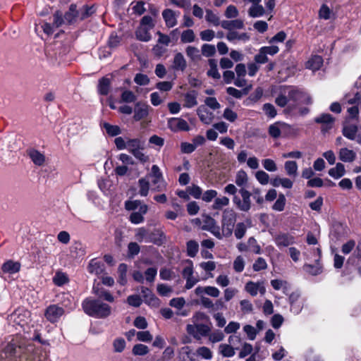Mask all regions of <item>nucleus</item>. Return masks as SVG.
Returning <instances> with one entry per match:
<instances>
[{"instance_id": "20e7f679", "label": "nucleus", "mask_w": 361, "mask_h": 361, "mask_svg": "<svg viewBox=\"0 0 361 361\" xmlns=\"http://www.w3.org/2000/svg\"><path fill=\"white\" fill-rule=\"evenodd\" d=\"M155 21L150 16H144L140 21L139 26L135 30L136 38L142 42H149L152 39L150 31L154 27Z\"/></svg>"}, {"instance_id": "39448f33", "label": "nucleus", "mask_w": 361, "mask_h": 361, "mask_svg": "<svg viewBox=\"0 0 361 361\" xmlns=\"http://www.w3.org/2000/svg\"><path fill=\"white\" fill-rule=\"evenodd\" d=\"M283 93L288 95L289 102L292 101L295 105L311 104L312 98L309 94L302 90L293 86H287L283 88Z\"/></svg>"}, {"instance_id": "f3484780", "label": "nucleus", "mask_w": 361, "mask_h": 361, "mask_svg": "<svg viewBox=\"0 0 361 361\" xmlns=\"http://www.w3.org/2000/svg\"><path fill=\"white\" fill-rule=\"evenodd\" d=\"M198 93L195 90L188 91L184 94V104L183 107L191 109L197 104Z\"/></svg>"}, {"instance_id": "13d9d810", "label": "nucleus", "mask_w": 361, "mask_h": 361, "mask_svg": "<svg viewBox=\"0 0 361 361\" xmlns=\"http://www.w3.org/2000/svg\"><path fill=\"white\" fill-rule=\"evenodd\" d=\"M113 348L114 351L116 353H121L124 350L126 343L124 338H116L113 341Z\"/></svg>"}, {"instance_id": "473e14b6", "label": "nucleus", "mask_w": 361, "mask_h": 361, "mask_svg": "<svg viewBox=\"0 0 361 361\" xmlns=\"http://www.w3.org/2000/svg\"><path fill=\"white\" fill-rule=\"evenodd\" d=\"M248 179L249 178L247 173L244 170L240 169L236 173L235 177V183L240 188H245L248 183Z\"/></svg>"}, {"instance_id": "864d4df0", "label": "nucleus", "mask_w": 361, "mask_h": 361, "mask_svg": "<svg viewBox=\"0 0 361 361\" xmlns=\"http://www.w3.org/2000/svg\"><path fill=\"white\" fill-rule=\"evenodd\" d=\"M128 266L126 264H121L118 268V272L119 274L118 283L124 286L127 283L126 274H127Z\"/></svg>"}, {"instance_id": "ddd939ff", "label": "nucleus", "mask_w": 361, "mask_h": 361, "mask_svg": "<svg viewBox=\"0 0 361 361\" xmlns=\"http://www.w3.org/2000/svg\"><path fill=\"white\" fill-rule=\"evenodd\" d=\"M245 290L252 296H256L258 293L261 295H264L266 292L263 281H248L245 286Z\"/></svg>"}, {"instance_id": "49530a36", "label": "nucleus", "mask_w": 361, "mask_h": 361, "mask_svg": "<svg viewBox=\"0 0 361 361\" xmlns=\"http://www.w3.org/2000/svg\"><path fill=\"white\" fill-rule=\"evenodd\" d=\"M181 274L184 279L193 276L194 266L192 261L190 259H187L185 261V267H183Z\"/></svg>"}, {"instance_id": "c03bdc74", "label": "nucleus", "mask_w": 361, "mask_h": 361, "mask_svg": "<svg viewBox=\"0 0 361 361\" xmlns=\"http://www.w3.org/2000/svg\"><path fill=\"white\" fill-rule=\"evenodd\" d=\"M230 200L228 197L226 196L216 197L214 204H212V209L214 210H220L223 207L228 206Z\"/></svg>"}, {"instance_id": "f03ea898", "label": "nucleus", "mask_w": 361, "mask_h": 361, "mask_svg": "<svg viewBox=\"0 0 361 361\" xmlns=\"http://www.w3.org/2000/svg\"><path fill=\"white\" fill-rule=\"evenodd\" d=\"M82 307L86 314L97 319H105L111 314V307L99 298H85Z\"/></svg>"}, {"instance_id": "c9c22d12", "label": "nucleus", "mask_w": 361, "mask_h": 361, "mask_svg": "<svg viewBox=\"0 0 361 361\" xmlns=\"http://www.w3.org/2000/svg\"><path fill=\"white\" fill-rule=\"evenodd\" d=\"M345 173V166L341 163H337L335 167L330 169L329 171V176L335 179L341 178Z\"/></svg>"}, {"instance_id": "412c9836", "label": "nucleus", "mask_w": 361, "mask_h": 361, "mask_svg": "<svg viewBox=\"0 0 361 361\" xmlns=\"http://www.w3.org/2000/svg\"><path fill=\"white\" fill-rule=\"evenodd\" d=\"M197 115L200 120L204 124H210L214 119V114L209 111L204 106H200L197 109Z\"/></svg>"}, {"instance_id": "ea45409f", "label": "nucleus", "mask_w": 361, "mask_h": 361, "mask_svg": "<svg viewBox=\"0 0 361 361\" xmlns=\"http://www.w3.org/2000/svg\"><path fill=\"white\" fill-rule=\"evenodd\" d=\"M199 251V244L197 241L190 240L186 243L187 255L190 257H195Z\"/></svg>"}, {"instance_id": "e2e57ef3", "label": "nucleus", "mask_w": 361, "mask_h": 361, "mask_svg": "<svg viewBox=\"0 0 361 361\" xmlns=\"http://www.w3.org/2000/svg\"><path fill=\"white\" fill-rule=\"evenodd\" d=\"M195 38V33L192 30L188 29L184 30L180 36V40L183 43H190L194 42Z\"/></svg>"}, {"instance_id": "cd10ccee", "label": "nucleus", "mask_w": 361, "mask_h": 361, "mask_svg": "<svg viewBox=\"0 0 361 361\" xmlns=\"http://www.w3.org/2000/svg\"><path fill=\"white\" fill-rule=\"evenodd\" d=\"M323 64L322 56L315 55L312 56L306 63V68L312 71H318Z\"/></svg>"}, {"instance_id": "bb28decb", "label": "nucleus", "mask_w": 361, "mask_h": 361, "mask_svg": "<svg viewBox=\"0 0 361 361\" xmlns=\"http://www.w3.org/2000/svg\"><path fill=\"white\" fill-rule=\"evenodd\" d=\"M226 39L231 42H235V41L247 42L250 39V36L246 32L240 33L233 30L228 32Z\"/></svg>"}, {"instance_id": "2f4dec72", "label": "nucleus", "mask_w": 361, "mask_h": 361, "mask_svg": "<svg viewBox=\"0 0 361 361\" xmlns=\"http://www.w3.org/2000/svg\"><path fill=\"white\" fill-rule=\"evenodd\" d=\"M250 17L255 18L263 16L266 11L262 4L251 5L247 11Z\"/></svg>"}, {"instance_id": "052dcab7", "label": "nucleus", "mask_w": 361, "mask_h": 361, "mask_svg": "<svg viewBox=\"0 0 361 361\" xmlns=\"http://www.w3.org/2000/svg\"><path fill=\"white\" fill-rule=\"evenodd\" d=\"M271 285L274 289L279 290L280 289L283 290V293H286L288 288V283L286 281L280 279H274L271 281Z\"/></svg>"}, {"instance_id": "a19ab883", "label": "nucleus", "mask_w": 361, "mask_h": 361, "mask_svg": "<svg viewBox=\"0 0 361 361\" xmlns=\"http://www.w3.org/2000/svg\"><path fill=\"white\" fill-rule=\"evenodd\" d=\"M52 280L53 283L57 286H62L69 281L68 275L66 273L59 271L56 272Z\"/></svg>"}, {"instance_id": "f8f14e48", "label": "nucleus", "mask_w": 361, "mask_h": 361, "mask_svg": "<svg viewBox=\"0 0 361 361\" xmlns=\"http://www.w3.org/2000/svg\"><path fill=\"white\" fill-rule=\"evenodd\" d=\"M274 241L279 248L288 247L295 243V237L288 233H279L274 235Z\"/></svg>"}, {"instance_id": "a878e982", "label": "nucleus", "mask_w": 361, "mask_h": 361, "mask_svg": "<svg viewBox=\"0 0 361 361\" xmlns=\"http://www.w3.org/2000/svg\"><path fill=\"white\" fill-rule=\"evenodd\" d=\"M357 126L355 124H346L343 128V135L350 140H355L357 137Z\"/></svg>"}, {"instance_id": "603ef678", "label": "nucleus", "mask_w": 361, "mask_h": 361, "mask_svg": "<svg viewBox=\"0 0 361 361\" xmlns=\"http://www.w3.org/2000/svg\"><path fill=\"white\" fill-rule=\"evenodd\" d=\"M133 13L137 15H142L146 11L145 8V3L141 1H133L130 4Z\"/></svg>"}, {"instance_id": "0e129e2a", "label": "nucleus", "mask_w": 361, "mask_h": 361, "mask_svg": "<svg viewBox=\"0 0 361 361\" xmlns=\"http://www.w3.org/2000/svg\"><path fill=\"white\" fill-rule=\"evenodd\" d=\"M145 204L140 200H127L125 202V208L128 211L135 212L136 209H140V206Z\"/></svg>"}, {"instance_id": "338daca9", "label": "nucleus", "mask_w": 361, "mask_h": 361, "mask_svg": "<svg viewBox=\"0 0 361 361\" xmlns=\"http://www.w3.org/2000/svg\"><path fill=\"white\" fill-rule=\"evenodd\" d=\"M104 128L110 136H116L121 133V129L118 126H113L108 123H104Z\"/></svg>"}, {"instance_id": "c756f323", "label": "nucleus", "mask_w": 361, "mask_h": 361, "mask_svg": "<svg viewBox=\"0 0 361 361\" xmlns=\"http://www.w3.org/2000/svg\"><path fill=\"white\" fill-rule=\"evenodd\" d=\"M187 66L186 61L181 53L175 54L173 61V69L183 71Z\"/></svg>"}, {"instance_id": "6e6552de", "label": "nucleus", "mask_w": 361, "mask_h": 361, "mask_svg": "<svg viewBox=\"0 0 361 361\" xmlns=\"http://www.w3.org/2000/svg\"><path fill=\"white\" fill-rule=\"evenodd\" d=\"M187 333L196 340H201L202 337L207 336L211 331L207 324H188L186 326Z\"/></svg>"}, {"instance_id": "9d476101", "label": "nucleus", "mask_w": 361, "mask_h": 361, "mask_svg": "<svg viewBox=\"0 0 361 361\" xmlns=\"http://www.w3.org/2000/svg\"><path fill=\"white\" fill-rule=\"evenodd\" d=\"M313 255L314 257V261L316 262V264H305L303 267V269L312 276H317L322 272V267L319 262L321 258V250L319 247H317V249L313 251Z\"/></svg>"}, {"instance_id": "6ab92c4d", "label": "nucleus", "mask_w": 361, "mask_h": 361, "mask_svg": "<svg viewBox=\"0 0 361 361\" xmlns=\"http://www.w3.org/2000/svg\"><path fill=\"white\" fill-rule=\"evenodd\" d=\"M149 113V106L146 104L137 102L135 104V107L134 109V116L133 118L135 121H138L141 119L145 118Z\"/></svg>"}, {"instance_id": "69168bd1", "label": "nucleus", "mask_w": 361, "mask_h": 361, "mask_svg": "<svg viewBox=\"0 0 361 361\" xmlns=\"http://www.w3.org/2000/svg\"><path fill=\"white\" fill-rule=\"evenodd\" d=\"M209 340L210 342L214 343L224 340V334L221 330H216L212 333H209Z\"/></svg>"}, {"instance_id": "f257e3e1", "label": "nucleus", "mask_w": 361, "mask_h": 361, "mask_svg": "<svg viewBox=\"0 0 361 361\" xmlns=\"http://www.w3.org/2000/svg\"><path fill=\"white\" fill-rule=\"evenodd\" d=\"M224 192L233 195V203L235 207L240 212H247L252 207V192L245 188H240L238 190L237 187L232 183L226 185L224 189Z\"/></svg>"}, {"instance_id": "a211bd4d", "label": "nucleus", "mask_w": 361, "mask_h": 361, "mask_svg": "<svg viewBox=\"0 0 361 361\" xmlns=\"http://www.w3.org/2000/svg\"><path fill=\"white\" fill-rule=\"evenodd\" d=\"M135 238L139 242L142 243H154V238L152 236V233L149 232V230L146 229L145 227H140L136 229L135 231Z\"/></svg>"}, {"instance_id": "4c0bfd02", "label": "nucleus", "mask_w": 361, "mask_h": 361, "mask_svg": "<svg viewBox=\"0 0 361 361\" xmlns=\"http://www.w3.org/2000/svg\"><path fill=\"white\" fill-rule=\"evenodd\" d=\"M143 142L139 138L127 139L126 149L132 154L138 149H143Z\"/></svg>"}, {"instance_id": "6e6d98bb", "label": "nucleus", "mask_w": 361, "mask_h": 361, "mask_svg": "<svg viewBox=\"0 0 361 361\" xmlns=\"http://www.w3.org/2000/svg\"><path fill=\"white\" fill-rule=\"evenodd\" d=\"M192 349L190 346L185 345L182 347L179 350V360L187 361V359L192 360L191 357Z\"/></svg>"}, {"instance_id": "774afa93", "label": "nucleus", "mask_w": 361, "mask_h": 361, "mask_svg": "<svg viewBox=\"0 0 361 361\" xmlns=\"http://www.w3.org/2000/svg\"><path fill=\"white\" fill-rule=\"evenodd\" d=\"M188 191L190 195L195 199H200L202 197V190L200 186L197 185L193 184L191 186L188 187Z\"/></svg>"}, {"instance_id": "aec40b11", "label": "nucleus", "mask_w": 361, "mask_h": 361, "mask_svg": "<svg viewBox=\"0 0 361 361\" xmlns=\"http://www.w3.org/2000/svg\"><path fill=\"white\" fill-rule=\"evenodd\" d=\"M104 264L102 262L97 259H92L90 260L88 265V271L90 273L99 276L104 272Z\"/></svg>"}, {"instance_id": "f704fd0d", "label": "nucleus", "mask_w": 361, "mask_h": 361, "mask_svg": "<svg viewBox=\"0 0 361 361\" xmlns=\"http://www.w3.org/2000/svg\"><path fill=\"white\" fill-rule=\"evenodd\" d=\"M283 137L296 136L299 133V128L290 126L288 123L281 122V129Z\"/></svg>"}, {"instance_id": "c85d7f7f", "label": "nucleus", "mask_w": 361, "mask_h": 361, "mask_svg": "<svg viewBox=\"0 0 361 361\" xmlns=\"http://www.w3.org/2000/svg\"><path fill=\"white\" fill-rule=\"evenodd\" d=\"M1 269L4 273L16 274L20 271V264L18 262L8 260L3 264Z\"/></svg>"}, {"instance_id": "0eeeda50", "label": "nucleus", "mask_w": 361, "mask_h": 361, "mask_svg": "<svg viewBox=\"0 0 361 361\" xmlns=\"http://www.w3.org/2000/svg\"><path fill=\"white\" fill-rule=\"evenodd\" d=\"M147 178L152 179V183L154 185L152 189V191L161 192L166 190L167 184L161 169L157 165H152L151 171L147 174Z\"/></svg>"}, {"instance_id": "9b49d317", "label": "nucleus", "mask_w": 361, "mask_h": 361, "mask_svg": "<svg viewBox=\"0 0 361 361\" xmlns=\"http://www.w3.org/2000/svg\"><path fill=\"white\" fill-rule=\"evenodd\" d=\"M63 314L64 310L63 307L57 305H51L47 307L44 316L49 322L54 324L57 322Z\"/></svg>"}, {"instance_id": "8fccbe9b", "label": "nucleus", "mask_w": 361, "mask_h": 361, "mask_svg": "<svg viewBox=\"0 0 361 361\" xmlns=\"http://www.w3.org/2000/svg\"><path fill=\"white\" fill-rule=\"evenodd\" d=\"M247 229V226L243 222H239L236 224L234 231L235 237L240 240L244 237Z\"/></svg>"}, {"instance_id": "09e8293b", "label": "nucleus", "mask_w": 361, "mask_h": 361, "mask_svg": "<svg viewBox=\"0 0 361 361\" xmlns=\"http://www.w3.org/2000/svg\"><path fill=\"white\" fill-rule=\"evenodd\" d=\"M93 291L97 295H98L99 299L103 298L109 302H113L114 301V297L108 290H99L98 288L94 287Z\"/></svg>"}, {"instance_id": "4be33fe9", "label": "nucleus", "mask_w": 361, "mask_h": 361, "mask_svg": "<svg viewBox=\"0 0 361 361\" xmlns=\"http://www.w3.org/2000/svg\"><path fill=\"white\" fill-rule=\"evenodd\" d=\"M221 25L224 29L231 32L233 31L235 29H243L244 27V23L240 19L223 20L221 23Z\"/></svg>"}, {"instance_id": "37998d69", "label": "nucleus", "mask_w": 361, "mask_h": 361, "mask_svg": "<svg viewBox=\"0 0 361 361\" xmlns=\"http://www.w3.org/2000/svg\"><path fill=\"white\" fill-rule=\"evenodd\" d=\"M185 53L187 56L192 61H198L201 59V54L200 52V50L192 46H188L185 49Z\"/></svg>"}, {"instance_id": "4468645a", "label": "nucleus", "mask_w": 361, "mask_h": 361, "mask_svg": "<svg viewBox=\"0 0 361 361\" xmlns=\"http://www.w3.org/2000/svg\"><path fill=\"white\" fill-rule=\"evenodd\" d=\"M148 211V206L147 204H143L140 206V209L135 212H133L130 216L129 221L133 224H140L145 221L144 216L147 214Z\"/></svg>"}, {"instance_id": "a18cd8bd", "label": "nucleus", "mask_w": 361, "mask_h": 361, "mask_svg": "<svg viewBox=\"0 0 361 361\" xmlns=\"http://www.w3.org/2000/svg\"><path fill=\"white\" fill-rule=\"evenodd\" d=\"M281 122H276L269 127V134L273 138H279L281 135L282 136Z\"/></svg>"}, {"instance_id": "423d86ee", "label": "nucleus", "mask_w": 361, "mask_h": 361, "mask_svg": "<svg viewBox=\"0 0 361 361\" xmlns=\"http://www.w3.org/2000/svg\"><path fill=\"white\" fill-rule=\"evenodd\" d=\"M237 213L232 209H226L222 214L221 230L224 237H230L235 227Z\"/></svg>"}, {"instance_id": "bf43d9fd", "label": "nucleus", "mask_w": 361, "mask_h": 361, "mask_svg": "<svg viewBox=\"0 0 361 361\" xmlns=\"http://www.w3.org/2000/svg\"><path fill=\"white\" fill-rule=\"evenodd\" d=\"M132 353L134 355L143 356L149 353V348L147 345L143 344H135L133 347Z\"/></svg>"}, {"instance_id": "58836bf2", "label": "nucleus", "mask_w": 361, "mask_h": 361, "mask_svg": "<svg viewBox=\"0 0 361 361\" xmlns=\"http://www.w3.org/2000/svg\"><path fill=\"white\" fill-rule=\"evenodd\" d=\"M286 174L290 177H296L298 175V164L295 161H286L284 164Z\"/></svg>"}, {"instance_id": "393cba45", "label": "nucleus", "mask_w": 361, "mask_h": 361, "mask_svg": "<svg viewBox=\"0 0 361 361\" xmlns=\"http://www.w3.org/2000/svg\"><path fill=\"white\" fill-rule=\"evenodd\" d=\"M338 157L343 162H353L356 158V153L353 150L343 147L340 149Z\"/></svg>"}, {"instance_id": "7ed1b4c3", "label": "nucleus", "mask_w": 361, "mask_h": 361, "mask_svg": "<svg viewBox=\"0 0 361 361\" xmlns=\"http://www.w3.org/2000/svg\"><path fill=\"white\" fill-rule=\"evenodd\" d=\"M29 350L26 341L20 336H16L4 348V353L6 357H26V353Z\"/></svg>"}, {"instance_id": "4d7b16f0", "label": "nucleus", "mask_w": 361, "mask_h": 361, "mask_svg": "<svg viewBox=\"0 0 361 361\" xmlns=\"http://www.w3.org/2000/svg\"><path fill=\"white\" fill-rule=\"evenodd\" d=\"M98 186L99 189L104 192V195H109L111 194V181L108 179H100L98 180Z\"/></svg>"}, {"instance_id": "5fc2aeb1", "label": "nucleus", "mask_w": 361, "mask_h": 361, "mask_svg": "<svg viewBox=\"0 0 361 361\" xmlns=\"http://www.w3.org/2000/svg\"><path fill=\"white\" fill-rule=\"evenodd\" d=\"M209 221L211 223V227L207 228L206 229L210 231L216 238L218 239H222L224 235L223 232L219 231V226L216 225V221L213 218H209Z\"/></svg>"}, {"instance_id": "3c124183", "label": "nucleus", "mask_w": 361, "mask_h": 361, "mask_svg": "<svg viewBox=\"0 0 361 361\" xmlns=\"http://www.w3.org/2000/svg\"><path fill=\"white\" fill-rule=\"evenodd\" d=\"M250 87V86L248 88H244L243 90H239L235 87H228L226 89V92L236 99H240L243 94H247L248 93Z\"/></svg>"}, {"instance_id": "7c9ffc66", "label": "nucleus", "mask_w": 361, "mask_h": 361, "mask_svg": "<svg viewBox=\"0 0 361 361\" xmlns=\"http://www.w3.org/2000/svg\"><path fill=\"white\" fill-rule=\"evenodd\" d=\"M238 347H233L229 344L221 343L219 346V353L224 357H231L235 355V350H238Z\"/></svg>"}, {"instance_id": "2eb2a0df", "label": "nucleus", "mask_w": 361, "mask_h": 361, "mask_svg": "<svg viewBox=\"0 0 361 361\" xmlns=\"http://www.w3.org/2000/svg\"><path fill=\"white\" fill-rule=\"evenodd\" d=\"M195 293L197 296L207 295L213 298H218L220 295L219 290L214 286H197L195 289Z\"/></svg>"}, {"instance_id": "1a4fd4ad", "label": "nucleus", "mask_w": 361, "mask_h": 361, "mask_svg": "<svg viewBox=\"0 0 361 361\" xmlns=\"http://www.w3.org/2000/svg\"><path fill=\"white\" fill-rule=\"evenodd\" d=\"M168 128L174 133L185 131L188 132L190 130L188 122L182 118L173 117L168 119Z\"/></svg>"}, {"instance_id": "5701e85b", "label": "nucleus", "mask_w": 361, "mask_h": 361, "mask_svg": "<svg viewBox=\"0 0 361 361\" xmlns=\"http://www.w3.org/2000/svg\"><path fill=\"white\" fill-rule=\"evenodd\" d=\"M27 154L35 165L42 166L45 161L44 155L35 149H27Z\"/></svg>"}, {"instance_id": "79ce46f5", "label": "nucleus", "mask_w": 361, "mask_h": 361, "mask_svg": "<svg viewBox=\"0 0 361 361\" xmlns=\"http://www.w3.org/2000/svg\"><path fill=\"white\" fill-rule=\"evenodd\" d=\"M139 195L142 197H146L149 194V182L147 178H142L138 180Z\"/></svg>"}, {"instance_id": "680f3d73", "label": "nucleus", "mask_w": 361, "mask_h": 361, "mask_svg": "<svg viewBox=\"0 0 361 361\" xmlns=\"http://www.w3.org/2000/svg\"><path fill=\"white\" fill-rule=\"evenodd\" d=\"M201 53L205 57H211L216 53L215 46L209 44H204L201 47Z\"/></svg>"}, {"instance_id": "72a5a7b5", "label": "nucleus", "mask_w": 361, "mask_h": 361, "mask_svg": "<svg viewBox=\"0 0 361 361\" xmlns=\"http://www.w3.org/2000/svg\"><path fill=\"white\" fill-rule=\"evenodd\" d=\"M209 69L207 74L209 77L216 80H219L221 78V75L217 68V61L214 59H210L208 60Z\"/></svg>"}, {"instance_id": "e433bc0d", "label": "nucleus", "mask_w": 361, "mask_h": 361, "mask_svg": "<svg viewBox=\"0 0 361 361\" xmlns=\"http://www.w3.org/2000/svg\"><path fill=\"white\" fill-rule=\"evenodd\" d=\"M111 85L110 79L106 77L102 78L98 83V92L102 95H107Z\"/></svg>"}, {"instance_id": "de8ad7c7", "label": "nucleus", "mask_w": 361, "mask_h": 361, "mask_svg": "<svg viewBox=\"0 0 361 361\" xmlns=\"http://www.w3.org/2000/svg\"><path fill=\"white\" fill-rule=\"evenodd\" d=\"M197 356L204 360H211L213 357L212 350L206 346H202L196 350Z\"/></svg>"}, {"instance_id": "dca6fc26", "label": "nucleus", "mask_w": 361, "mask_h": 361, "mask_svg": "<svg viewBox=\"0 0 361 361\" xmlns=\"http://www.w3.org/2000/svg\"><path fill=\"white\" fill-rule=\"evenodd\" d=\"M314 121L318 123H322V131L326 133L332 128L334 118L329 114H324L315 118Z\"/></svg>"}, {"instance_id": "b1692460", "label": "nucleus", "mask_w": 361, "mask_h": 361, "mask_svg": "<svg viewBox=\"0 0 361 361\" xmlns=\"http://www.w3.org/2000/svg\"><path fill=\"white\" fill-rule=\"evenodd\" d=\"M162 16L168 27H173L177 24L176 14L171 9H165L162 12Z\"/></svg>"}]
</instances>
